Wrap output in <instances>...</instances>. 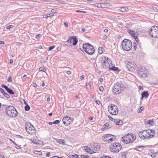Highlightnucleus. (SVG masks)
<instances>
[{
  "mask_svg": "<svg viewBox=\"0 0 158 158\" xmlns=\"http://www.w3.org/2000/svg\"><path fill=\"white\" fill-rule=\"evenodd\" d=\"M5 112L8 116L10 117H15L18 115V112L14 106L11 105L6 108Z\"/></svg>",
  "mask_w": 158,
  "mask_h": 158,
  "instance_id": "1",
  "label": "nucleus"
},
{
  "mask_svg": "<svg viewBox=\"0 0 158 158\" xmlns=\"http://www.w3.org/2000/svg\"><path fill=\"white\" fill-rule=\"evenodd\" d=\"M124 89V85L121 82H116L113 86L112 91L115 94H119Z\"/></svg>",
  "mask_w": 158,
  "mask_h": 158,
  "instance_id": "2",
  "label": "nucleus"
},
{
  "mask_svg": "<svg viewBox=\"0 0 158 158\" xmlns=\"http://www.w3.org/2000/svg\"><path fill=\"white\" fill-rule=\"evenodd\" d=\"M83 51L81 48L80 49L82 51H85L86 53L89 55H92L95 52L94 47L89 43L84 44L82 46Z\"/></svg>",
  "mask_w": 158,
  "mask_h": 158,
  "instance_id": "3",
  "label": "nucleus"
},
{
  "mask_svg": "<svg viewBox=\"0 0 158 158\" xmlns=\"http://www.w3.org/2000/svg\"><path fill=\"white\" fill-rule=\"evenodd\" d=\"M122 45L123 50L129 51L132 47V43L129 40L125 39L122 42Z\"/></svg>",
  "mask_w": 158,
  "mask_h": 158,
  "instance_id": "4",
  "label": "nucleus"
},
{
  "mask_svg": "<svg viewBox=\"0 0 158 158\" xmlns=\"http://www.w3.org/2000/svg\"><path fill=\"white\" fill-rule=\"evenodd\" d=\"M122 145L119 143H114L110 145V151L113 152L117 153L122 148Z\"/></svg>",
  "mask_w": 158,
  "mask_h": 158,
  "instance_id": "5",
  "label": "nucleus"
},
{
  "mask_svg": "<svg viewBox=\"0 0 158 158\" xmlns=\"http://www.w3.org/2000/svg\"><path fill=\"white\" fill-rule=\"evenodd\" d=\"M102 65L104 69L108 68L110 65L112 64V61L110 59L107 57H104L102 58Z\"/></svg>",
  "mask_w": 158,
  "mask_h": 158,
  "instance_id": "6",
  "label": "nucleus"
},
{
  "mask_svg": "<svg viewBox=\"0 0 158 158\" xmlns=\"http://www.w3.org/2000/svg\"><path fill=\"white\" fill-rule=\"evenodd\" d=\"M149 34L152 37L158 38V27L156 26H152L149 31Z\"/></svg>",
  "mask_w": 158,
  "mask_h": 158,
  "instance_id": "7",
  "label": "nucleus"
},
{
  "mask_svg": "<svg viewBox=\"0 0 158 158\" xmlns=\"http://www.w3.org/2000/svg\"><path fill=\"white\" fill-rule=\"evenodd\" d=\"M25 128L28 133L32 135L36 132L35 127L30 123H27L25 125Z\"/></svg>",
  "mask_w": 158,
  "mask_h": 158,
  "instance_id": "8",
  "label": "nucleus"
},
{
  "mask_svg": "<svg viewBox=\"0 0 158 158\" xmlns=\"http://www.w3.org/2000/svg\"><path fill=\"white\" fill-rule=\"evenodd\" d=\"M146 69L142 66H139L137 71L138 75L140 77H146L147 76V74L146 73Z\"/></svg>",
  "mask_w": 158,
  "mask_h": 158,
  "instance_id": "9",
  "label": "nucleus"
},
{
  "mask_svg": "<svg viewBox=\"0 0 158 158\" xmlns=\"http://www.w3.org/2000/svg\"><path fill=\"white\" fill-rule=\"evenodd\" d=\"M115 139L116 137L115 136L111 134H106L104 137L103 140L104 142L109 143Z\"/></svg>",
  "mask_w": 158,
  "mask_h": 158,
  "instance_id": "10",
  "label": "nucleus"
},
{
  "mask_svg": "<svg viewBox=\"0 0 158 158\" xmlns=\"http://www.w3.org/2000/svg\"><path fill=\"white\" fill-rule=\"evenodd\" d=\"M108 110L109 112L112 115H115L118 113V108L115 105H113L110 106H108Z\"/></svg>",
  "mask_w": 158,
  "mask_h": 158,
  "instance_id": "11",
  "label": "nucleus"
},
{
  "mask_svg": "<svg viewBox=\"0 0 158 158\" xmlns=\"http://www.w3.org/2000/svg\"><path fill=\"white\" fill-rule=\"evenodd\" d=\"M125 69L126 71H128L130 72H132L134 70L133 64H132L131 62L129 61L125 63Z\"/></svg>",
  "mask_w": 158,
  "mask_h": 158,
  "instance_id": "12",
  "label": "nucleus"
},
{
  "mask_svg": "<svg viewBox=\"0 0 158 158\" xmlns=\"http://www.w3.org/2000/svg\"><path fill=\"white\" fill-rule=\"evenodd\" d=\"M71 38L72 39L73 41V46H75L77 44L78 41V39L76 36H72L71 37H69L67 42L69 43H71L72 41H71Z\"/></svg>",
  "mask_w": 158,
  "mask_h": 158,
  "instance_id": "13",
  "label": "nucleus"
},
{
  "mask_svg": "<svg viewBox=\"0 0 158 158\" xmlns=\"http://www.w3.org/2000/svg\"><path fill=\"white\" fill-rule=\"evenodd\" d=\"M62 121L63 123L66 126L69 125L72 122L71 118L68 116H65L63 119Z\"/></svg>",
  "mask_w": 158,
  "mask_h": 158,
  "instance_id": "14",
  "label": "nucleus"
},
{
  "mask_svg": "<svg viewBox=\"0 0 158 158\" xmlns=\"http://www.w3.org/2000/svg\"><path fill=\"white\" fill-rule=\"evenodd\" d=\"M122 141L124 143H131V140H129V137L127 135H125L122 138Z\"/></svg>",
  "mask_w": 158,
  "mask_h": 158,
  "instance_id": "15",
  "label": "nucleus"
},
{
  "mask_svg": "<svg viewBox=\"0 0 158 158\" xmlns=\"http://www.w3.org/2000/svg\"><path fill=\"white\" fill-rule=\"evenodd\" d=\"M92 147L94 151H97L100 149V145L97 143H94L92 145Z\"/></svg>",
  "mask_w": 158,
  "mask_h": 158,
  "instance_id": "16",
  "label": "nucleus"
},
{
  "mask_svg": "<svg viewBox=\"0 0 158 158\" xmlns=\"http://www.w3.org/2000/svg\"><path fill=\"white\" fill-rule=\"evenodd\" d=\"M127 136L129 137V140H131V143H132L133 141L135 140L136 138L135 135L132 134H128Z\"/></svg>",
  "mask_w": 158,
  "mask_h": 158,
  "instance_id": "17",
  "label": "nucleus"
},
{
  "mask_svg": "<svg viewBox=\"0 0 158 158\" xmlns=\"http://www.w3.org/2000/svg\"><path fill=\"white\" fill-rule=\"evenodd\" d=\"M145 133V131H142L139 132V137L141 139H142L143 137H144V138H147V136H148V135H147V134Z\"/></svg>",
  "mask_w": 158,
  "mask_h": 158,
  "instance_id": "18",
  "label": "nucleus"
},
{
  "mask_svg": "<svg viewBox=\"0 0 158 158\" xmlns=\"http://www.w3.org/2000/svg\"><path fill=\"white\" fill-rule=\"evenodd\" d=\"M149 94L148 91H143L141 94V99H142L143 98H147L148 97Z\"/></svg>",
  "mask_w": 158,
  "mask_h": 158,
  "instance_id": "19",
  "label": "nucleus"
},
{
  "mask_svg": "<svg viewBox=\"0 0 158 158\" xmlns=\"http://www.w3.org/2000/svg\"><path fill=\"white\" fill-rule=\"evenodd\" d=\"M84 147L85 148L84 150L85 151L89 153L92 154L95 152L91 150L88 146H85Z\"/></svg>",
  "mask_w": 158,
  "mask_h": 158,
  "instance_id": "20",
  "label": "nucleus"
},
{
  "mask_svg": "<svg viewBox=\"0 0 158 158\" xmlns=\"http://www.w3.org/2000/svg\"><path fill=\"white\" fill-rule=\"evenodd\" d=\"M108 68L110 70H113L114 71H117L118 70V68L116 67L115 66H113L112 64L110 65V66H109Z\"/></svg>",
  "mask_w": 158,
  "mask_h": 158,
  "instance_id": "21",
  "label": "nucleus"
},
{
  "mask_svg": "<svg viewBox=\"0 0 158 158\" xmlns=\"http://www.w3.org/2000/svg\"><path fill=\"white\" fill-rule=\"evenodd\" d=\"M115 124L117 125H120L123 124V121L121 120L118 119L115 120V122H114Z\"/></svg>",
  "mask_w": 158,
  "mask_h": 158,
  "instance_id": "22",
  "label": "nucleus"
},
{
  "mask_svg": "<svg viewBox=\"0 0 158 158\" xmlns=\"http://www.w3.org/2000/svg\"><path fill=\"white\" fill-rule=\"evenodd\" d=\"M6 90L7 92L10 94L11 95L14 94V92L10 88H9L8 87Z\"/></svg>",
  "mask_w": 158,
  "mask_h": 158,
  "instance_id": "23",
  "label": "nucleus"
},
{
  "mask_svg": "<svg viewBox=\"0 0 158 158\" xmlns=\"http://www.w3.org/2000/svg\"><path fill=\"white\" fill-rule=\"evenodd\" d=\"M110 6V4L108 3H102V8H106L109 7Z\"/></svg>",
  "mask_w": 158,
  "mask_h": 158,
  "instance_id": "24",
  "label": "nucleus"
},
{
  "mask_svg": "<svg viewBox=\"0 0 158 158\" xmlns=\"http://www.w3.org/2000/svg\"><path fill=\"white\" fill-rule=\"evenodd\" d=\"M150 131H151L150 133H151V135H148V136L149 138H152L155 135V131L153 130H150Z\"/></svg>",
  "mask_w": 158,
  "mask_h": 158,
  "instance_id": "25",
  "label": "nucleus"
},
{
  "mask_svg": "<svg viewBox=\"0 0 158 158\" xmlns=\"http://www.w3.org/2000/svg\"><path fill=\"white\" fill-rule=\"evenodd\" d=\"M127 31L130 34H131V35L133 36H134L135 35V31L133 30H131L130 29H128Z\"/></svg>",
  "mask_w": 158,
  "mask_h": 158,
  "instance_id": "26",
  "label": "nucleus"
},
{
  "mask_svg": "<svg viewBox=\"0 0 158 158\" xmlns=\"http://www.w3.org/2000/svg\"><path fill=\"white\" fill-rule=\"evenodd\" d=\"M120 10L123 12H126L128 11L129 9L127 8L121 7L120 9Z\"/></svg>",
  "mask_w": 158,
  "mask_h": 158,
  "instance_id": "27",
  "label": "nucleus"
},
{
  "mask_svg": "<svg viewBox=\"0 0 158 158\" xmlns=\"http://www.w3.org/2000/svg\"><path fill=\"white\" fill-rule=\"evenodd\" d=\"M57 142L60 144L64 145L65 144V141L64 140L59 139Z\"/></svg>",
  "mask_w": 158,
  "mask_h": 158,
  "instance_id": "28",
  "label": "nucleus"
},
{
  "mask_svg": "<svg viewBox=\"0 0 158 158\" xmlns=\"http://www.w3.org/2000/svg\"><path fill=\"white\" fill-rule=\"evenodd\" d=\"M54 15V14L53 13H51L49 14H48L47 15H45L44 17L45 18H47L50 16H52Z\"/></svg>",
  "mask_w": 158,
  "mask_h": 158,
  "instance_id": "29",
  "label": "nucleus"
},
{
  "mask_svg": "<svg viewBox=\"0 0 158 158\" xmlns=\"http://www.w3.org/2000/svg\"><path fill=\"white\" fill-rule=\"evenodd\" d=\"M103 49V48L102 47H99L98 49V53L100 54H101L103 52L102 49Z\"/></svg>",
  "mask_w": 158,
  "mask_h": 158,
  "instance_id": "30",
  "label": "nucleus"
},
{
  "mask_svg": "<svg viewBox=\"0 0 158 158\" xmlns=\"http://www.w3.org/2000/svg\"><path fill=\"white\" fill-rule=\"evenodd\" d=\"M30 107L28 104H27L24 107V109L26 111H29L30 110Z\"/></svg>",
  "mask_w": 158,
  "mask_h": 158,
  "instance_id": "31",
  "label": "nucleus"
},
{
  "mask_svg": "<svg viewBox=\"0 0 158 158\" xmlns=\"http://www.w3.org/2000/svg\"><path fill=\"white\" fill-rule=\"evenodd\" d=\"M86 86L87 89H90L91 88V87L90 84L88 82L86 83Z\"/></svg>",
  "mask_w": 158,
  "mask_h": 158,
  "instance_id": "32",
  "label": "nucleus"
},
{
  "mask_svg": "<svg viewBox=\"0 0 158 158\" xmlns=\"http://www.w3.org/2000/svg\"><path fill=\"white\" fill-rule=\"evenodd\" d=\"M34 153L36 154L39 155H41L42 154V152L41 151L36 150L34 151Z\"/></svg>",
  "mask_w": 158,
  "mask_h": 158,
  "instance_id": "33",
  "label": "nucleus"
},
{
  "mask_svg": "<svg viewBox=\"0 0 158 158\" xmlns=\"http://www.w3.org/2000/svg\"><path fill=\"white\" fill-rule=\"evenodd\" d=\"M56 47L55 46L53 45L49 47V49L47 50L48 51H50Z\"/></svg>",
  "mask_w": 158,
  "mask_h": 158,
  "instance_id": "34",
  "label": "nucleus"
},
{
  "mask_svg": "<svg viewBox=\"0 0 158 158\" xmlns=\"http://www.w3.org/2000/svg\"><path fill=\"white\" fill-rule=\"evenodd\" d=\"M13 143L15 145V147L17 149H20L21 148L19 146H18V145L15 142L12 141Z\"/></svg>",
  "mask_w": 158,
  "mask_h": 158,
  "instance_id": "35",
  "label": "nucleus"
},
{
  "mask_svg": "<svg viewBox=\"0 0 158 158\" xmlns=\"http://www.w3.org/2000/svg\"><path fill=\"white\" fill-rule=\"evenodd\" d=\"M126 153L127 152H124L122 153V154L121 155V156L122 157V158H127L126 157Z\"/></svg>",
  "mask_w": 158,
  "mask_h": 158,
  "instance_id": "36",
  "label": "nucleus"
},
{
  "mask_svg": "<svg viewBox=\"0 0 158 158\" xmlns=\"http://www.w3.org/2000/svg\"><path fill=\"white\" fill-rule=\"evenodd\" d=\"M104 126L110 128L111 127V126L110 125H109V123H106L105 124H104L103 125Z\"/></svg>",
  "mask_w": 158,
  "mask_h": 158,
  "instance_id": "37",
  "label": "nucleus"
},
{
  "mask_svg": "<svg viewBox=\"0 0 158 158\" xmlns=\"http://www.w3.org/2000/svg\"><path fill=\"white\" fill-rule=\"evenodd\" d=\"M89 156L87 155H81V158H89Z\"/></svg>",
  "mask_w": 158,
  "mask_h": 158,
  "instance_id": "38",
  "label": "nucleus"
},
{
  "mask_svg": "<svg viewBox=\"0 0 158 158\" xmlns=\"http://www.w3.org/2000/svg\"><path fill=\"white\" fill-rule=\"evenodd\" d=\"M39 71H41L45 72L46 69L45 68H44L41 67L39 68Z\"/></svg>",
  "mask_w": 158,
  "mask_h": 158,
  "instance_id": "39",
  "label": "nucleus"
},
{
  "mask_svg": "<svg viewBox=\"0 0 158 158\" xmlns=\"http://www.w3.org/2000/svg\"><path fill=\"white\" fill-rule=\"evenodd\" d=\"M95 6L98 7L102 8V3H96L95 4Z\"/></svg>",
  "mask_w": 158,
  "mask_h": 158,
  "instance_id": "40",
  "label": "nucleus"
},
{
  "mask_svg": "<svg viewBox=\"0 0 158 158\" xmlns=\"http://www.w3.org/2000/svg\"><path fill=\"white\" fill-rule=\"evenodd\" d=\"M143 109H144V107L142 106L138 109L137 112L139 113H140Z\"/></svg>",
  "mask_w": 158,
  "mask_h": 158,
  "instance_id": "41",
  "label": "nucleus"
},
{
  "mask_svg": "<svg viewBox=\"0 0 158 158\" xmlns=\"http://www.w3.org/2000/svg\"><path fill=\"white\" fill-rule=\"evenodd\" d=\"M145 134L147 133L148 134V135H151V133H150L151 131L150 130H146L145 131Z\"/></svg>",
  "mask_w": 158,
  "mask_h": 158,
  "instance_id": "42",
  "label": "nucleus"
},
{
  "mask_svg": "<svg viewBox=\"0 0 158 158\" xmlns=\"http://www.w3.org/2000/svg\"><path fill=\"white\" fill-rule=\"evenodd\" d=\"M3 95H4V96L5 97H6L7 98H10V95L7 93H6L5 92L4 93V94H3Z\"/></svg>",
  "mask_w": 158,
  "mask_h": 158,
  "instance_id": "43",
  "label": "nucleus"
},
{
  "mask_svg": "<svg viewBox=\"0 0 158 158\" xmlns=\"http://www.w3.org/2000/svg\"><path fill=\"white\" fill-rule=\"evenodd\" d=\"M108 118L110 121H114V122H115V119H114L113 118H112L110 116H108Z\"/></svg>",
  "mask_w": 158,
  "mask_h": 158,
  "instance_id": "44",
  "label": "nucleus"
},
{
  "mask_svg": "<svg viewBox=\"0 0 158 158\" xmlns=\"http://www.w3.org/2000/svg\"><path fill=\"white\" fill-rule=\"evenodd\" d=\"M32 142L34 144H39V143L38 142H37V141L36 140L33 139L32 141Z\"/></svg>",
  "mask_w": 158,
  "mask_h": 158,
  "instance_id": "45",
  "label": "nucleus"
},
{
  "mask_svg": "<svg viewBox=\"0 0 158 158\" xmlns=\"http://www.w3.org/2000/svg\"><path fill=\"white\" fill-rule=\"evenodd\" d=\"M109 128H110L109 127H102L101 129V130L102 131H105L108 129Z\"/></svg>",
  "mask_w": 158,
  "mask_h": 158,
  "instance_id": "46",
  "label": "nucleus"
},
{
  "mask_svg": "<svg viewBox=\"0 0 158 158\" xmlns=\"http://www.w3.org/2000/svg\"><path fill=\"white\" fill-rule=\"evenodd\" d=\"M60 122V121L59 120H56L53 122V124H59Z\"/></svg>",
  "mask_w": 158,
  "mask_h": 158,
  "instance_id": "47",
  "label": "nucleus"
},
{
  "mask_svg": "<svg viewBox=\"0 0 158 158\" xmlns=\"http://www.w3.org/2000/svg\"><path fill=\"white\" fill-rule=\"evenodd\" d=\"M13 26L12 25H10L9 26H7L6 27V29H12L13 28Z\"/></svg>",
  "mask_w": 158,
  "mask_h": 158,
  "instance_id": "48",
  "label": "nucleus"
},
{
  "mask_svg": "<svg viewBox=\"0 0 158 158\" xmlns=\"http://www.w3.org/2000/svg\"><path fill=\"white\" fill-rule=\"evenodd\" d=\"M71 156H73V157L74 158H78L79 157V156L77 154H74L71 155Z\"/></svg>",
  "mask_w": 158,
  "mask_h": 158,
  "instance_id": "49",
  "label": "nucleus"
},
{
  "mask_svg": "<svg viewBox=\"0 0 158 158\" xmlns=\"http://www.w3.org/2000/svg\"><path fill=\"white\" fill-rule=\"evenodd\" d=\"M1 86L2 88H5L6 90L8 88V87L6 85H5L4 84L2 85Z\"/></svg>",
  "mask_w": 158,
  "mask_h": 158,
  "instance_id": "50",
  "label": "nucleus"
},
{
  "mask_svg": "<svg viewBox=\"0 0 158 158\" xmlns=\"http://www.w3.org/2000/svg\"><path fill=\"white\" fill-rule=\"evenodd\" d=\"M153 123V121L150 120L148 121V124H152Z\"/></svg>",
  "mask_w": 158,
  "mask_h": 158,
  "instance_id": "51",
  "label": "nucleus"
},
{
  "mask_svg": "<svg viewBox=\"0 0 158 158\" xmlns=\"http://www.w3.org/2000/svg\"><path fill=\"white\" fill-rule=\"evenodd\" d=\"M133 37H134V38L135 39L136 42H138L139 41V39H138V37L137 36H135V35H134L133 36Z\"/></svg>",
  "mask_w": 158,
  "mask_h": 158,
  "instance_id": "52",
  "label": "nucleus"
},
{
  "mask_svg": "<svg viewBox=\"0 0 158 158\" xmlns=\"http://www.w3.org/2000/svg\"><path fill=\"white\" fill-rule=\"evenodd\" d=\"M134 49L135 50L136 48V44L135 42H134L133 44Z\"/></svg>",
  "mask_w": 158,
  "mask_h": 158,
  "instance_id": "53",
  "label": "nucleus"
},
{
  "mask_svg": "<svg viewBox=\"0 0 158 158\" xmlns=\"http://www.w3.org/2000/svg\"><path fill=\"white\" fill-rule=\"evenodd\" d=\"M101 158H111V157L107 156H102Z\"/></svg>",
  "mask_w": 158,
  "mask_h": 158,
  "instance_id": "54",
  "label": "nucleus"
},
{
  "mask_svg": "<svg viewBox=\"0 0 158 158\" xmlns=\"http://www.w3.org/2000/svg\"><path fill=\"white\" fill-rule=\"evenodd\" d=\"M7 81L9 82H11L12 81V79L10 77L7 79Z\"/></svg>",
  "mask_w": 158,
  "mask_h": 158,
  "instance_id": "55",
  "label": "nucleus"
},
{
  "mask_svg": "<svg viewBox=\"0 0 158 158\" xmlns=\"http://www.w3.org/2000/svg\"><path fill=\"white\" fill-rule=\"evenodd\" d=\"M0 91L3 94L5 92V91L2 88H0Z\"/></svg>",
  "mask_w": 158,
  "mask_h": 158,
  "instance_id": "56",
  "label": "nucleus"
},
{
  "mask_svg": "<svg viewBox=\"0 0 158 158\" xmlns=\"http://www.w3.org/2000/svg\"><path fill=\"white\" fill-rule=\"evenodd\" d=\"M40 37V34H38L37 35L35 36V38L37 39H39Z\"/></svg>",
  "mask_w": 158,
  "mask_h": 158,
  "instance_id": "57",
  "label": "nucleus"
},
{
  "mask_svg": "<svg viewBox=\"0 0 158 158\" xmlns=\"http://www.w3.org/2000/svg\"><path fill=\"white\" fill-rule=\"evenodd\" d=\"M99 90L101 91H102L104 90L103 87L102 86H100L99 88Z\"/></svg>",
  "mask_w": 158,
  "mask_h": 158,
  "instance_id": "58",
  "label": "nucleus"
},
{
  "mask_svg": "<svg viewBox=\"0 0 158 158\" xmlns=\"http://www.w3.org/2000/svg\"><path fill=\"white\" fill-rule=\"evenodd\" d=\"M51 11L52 13H55L57 12L56 10L54 9H52L51 10Z\"/></svg>",
  "mask_w": 158,
  "mask_h": 158,
  "instance_id": "59",
  "label": "nucleus"
},
{
  "mask_svg": "<svg viewBox=\"0 0 158 158\" xmlns=\"http://www.w3.org/2000/svg\"><path fill=\"white\" fill-rule=\"evenodd\" d=\"M50 155V152H48L46 153V156L47 157H49Z\"/></svg>",
  "mask_w": 158,
  "mask_h": 158,
  "instance_id": "60",
  "label": "nucleus"
},
{
  "mask_svg": "<svg viewBox=\"0 0 158 158\" xmlns=\"http://www.w3.org/2000/svg\"><path fill=\"white\" fill-rule=\"evenodd\" d=\"M96 103L98 105H100L101 104L100 102L98 100H96L95 101Z\"/></svg>",
  "mask_w": 158,
  "mask_h": 158,
  "instance_id": "61",
  "label": "nucleus"
},
{
  "mask_svg": "<svg viewBox=\"0 0 158 158\" xmlns=\"http://www.w3.org/2000/svg\"><path fill=\"white\" fill-rule=\"evenodd\" d=\"M66 73H67V74L68 75H69L70 74H71V71H70L69 70V71H67L66 72Z\"/></svg>",
  "mask_w": 158,
  "mask_h": 158,
  "instance_id": "62",
  "label": "nucleus"
},
{
  "mask_svg": "<svg viewBox=\"0 0 158 158\" xmlns=\"http://www.w3.org/2000/svg\"><path fill=\"white\" fill-rule=\"evenodd\" d=\"M139 89L140 90H143V88L142 86H140L139 87Z\"/></svg>",
  "mask_w": 158,
  "mask_h": 158,
  "instance_id": "63",
  "label": "nucleus"
},
{
  "mask_svg": "<svg viewBox=\"0 0 158 158\" xmlns=\"http://www.w3.org/2000/svg\"><path fill=\"white\" fill-rule=\"evenodd\" d=\"M84 76H83V75L81 76L80 77V79H81V80H82L84 78Z\"/></svg>",
  "mask_w": 158,
  "mask_h": 158,
  "instance_id": "64",
  "label": "nucleus"
}]
</instances>
